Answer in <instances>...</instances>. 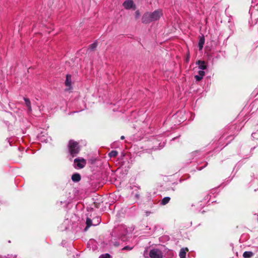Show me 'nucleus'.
Wrapping results in <instances>:
<instances>
[{"mask_svg": "<svg viewBox=\"0 0 258 258\" xmlns=\"http://www.w3.org/2000/svg\"><path fill=\"white\" fill-rule=\"evenodd\" d=\"M161 10H156L152 13L147 12L143 15L142 21L143 23L148 24L151 22L157 21L162 16Z\"/></svg>", "mask_w": 258, "mask_h": 258, "instance_id": "obj_1", "label": "nucleus"}, {"mask_svg": "<svg viewBox=\"0 0 258 258\" xmlns=\"http://www.w3.org/2000/svg\"><path fill=\"white\" fill-rule=\"evenodd\" d=\"M69 149L70 153L73 157L76 156L80 151L78 143L73 140H71L69 142Z\"/></svg>", "mask_w": 258, "mask_h": 258, "instance_id": "obj_2", "label": "nucleus"}, {"mask_svg": "<svg viewBox=\"0 0 258 258\" xmlns=\"http://www.w3.org/2000/svg\"><path fill=\"white\" fill-rule=\"evenodd\" d=\"M144 256L145 258H162L163 253L160 250L153 248L150 251L149 256L147 255L145 252Z\"/></svg>", "mask_w": 258, "mask_h": 258, "instance_id": "obj_3", "label": "nucleus"}, {"mask_svg": "<svg viewBox=\"0 0 258 258\" xmlns=\"http://www.w3.org/2000/svg\"><path fill=\"white\" fill-rule=\"evenodd\" d=\"M74 164L76 167L81 169L85 166L86 162L83 158H76L74 160Z\"/></svg>", "mask_w": 258, "mask_h": 258, "instance_id": "obj_4", "label": "nucleus"}, {"mask_svg": "<svg viewBox=\"0 0 258 258\" xmlns=\"http://www.w3.org/2000/svg\"><path fill=\"white\" fill-rule=\"evenodd\" d=\"M123 6L125 9H135V5L133 0H126L123 3Z\"/></svg>", "mask_w": 258, "mask_h": 258, "instance_id": "obj_5", "label": "nucleus"}, {"mask_svg": "<svg viewBox=\"0 0 258 258\" xmlns=\"http://www.w3.org/2000/svg\"><path fill=\"white\" fill-rule=\"evenodd\" d=\"M65 85L68 87V90H70L72 88V76L71 75L68 74L67 75Z\"/></svg>", "mask_w": 258, "mask_h": 258, "instance_id": "obj_6", "label": "nucleus"}, {"mask_svg": "<svg viewBox=\"0 0 258 258\" xmlns=\"http://www.w3.org/2000/svg\"><path fill=\"white\" fill-rule=\"evenodd\" d=\"M198 73H199L198 75L195 76V78L197 81H200L203 79L205 73V72L202 70L199 71Z\"/></svg>", "mask_w": 258, "mask_h": 258, "instance_id": "obj_7", "label": "nucleus"}, {"mask_svg": "<svg viewBox=\"0 0 258 258\" xmlns=\"http://www.w3.org/2000/svg\"><path fill=\"white\" fill-rule=\"evenodd\" d=\"M188 250L187 248H182L179 252L180 258H186V253Z\"/></svg>", "mask_w": 258, "mask_h": 258, "instance_id": "obj_8", "label": "nucleus"}, {"mask_svg": "<svg viewBox=\"0 0 258 258\" xmlns=\"http://www.w3.org/2000/svg\"><path fill=\"white\" fill-rule=\"evenodd\" d=\"M197 63L199 64V68L201 70H204L206 69L207 66L204 61L199 60L197 62Z\"/></svg>", "mask_w": 258, "mask_h": 258, "instance_id": "obj_9", "label": "nucleus"}, {"mask_svg": "<svg viewBox=\"0 0 258 258\" xmlns=\"http://www.w3.org/2000/svg\"><path fill=\"white\" fill-rule=\"evenodd\" d=\"M24 100L25 101L26 106L28 108V111L29 112H31L32 111V108H31V102H30V100L27 98H24Z\"/></svg>", "mask_w": 258, "mask_h": 258, "instance_id": "obj_10", "label": "nucleus"}, {"mask_svg": "<svg viewBox=\"0 0 258 258\" xmlns=\"http://www.w3.org/2000/svg\"><path fill=\"white\" fill-rule=\"evenodd\" d=\"M72 179L74 182H78L81 180V176L78 173H75L72 176Z\"/></svg>", "mask_w": 258, "mask_h": 258, "instance_id": "obj_11", "label": "nucleus"}, {"mask_svg": "<svg viewBox=\"0 0 258 258\" xmlns=\"http://www.w3.org/2000/svg\"><path fill=\"white\" fill-rule=\"evenodd\" d=\"M94 222L91 219L88 218L86 220V224L87 226L85 228V230L87 231L89 227H90L91 226H93Z\"/></svg>", "mask_w": 258, "mask_h": 258, "instance_id": "obj_12", "label": "nucleus"}, {"mask_svg": "<svg viewBox=\"0 0 258 258\" xmlns=\"http://www.w3.org/2000/svg\"><path fill=\"white\" fill-rule=\"evenodd\" d=\"M205 43V38L204 37H201L199 40L198 46L200 50H202L203 48L204 44Z\"/></svg>", "mask_w": 258, "mask_h": 258, "instance_id": "obj_13", "label": "nucleus"}, {"mask_svg": "<svg viewBox=\"0 0 258 258\" xmlns=\"http://www.w3.org/2000/svg\"><path fill=\"white\" fill-rule=\"evenodd\" d=\"M253 255V253L251 251H245L243 253V256L244 258H250L251 256H252Z\"/></svg>", "mask_w": 258, "mask_h": 258, "instance_id": "obj_14", "label": "nucleus"}, {"mask_svg": "<svg viewBox=\"0 0 258 258\" xmlns=\"http://www.w3.org/2000/svg\"><path fill=\"white\" fill-rule=\"evenodd\" d=\"M170 200V198L169 197H165L162 200L160 204L162 205H165L166 204L169 202Z\"/></svg>", "mask_w": 258, "mask_h": 258, "instance_id": "obj_15", "label": "nucleus"}, {"mask_svg": "<svg viewBox=\"0 0 258 258\" xmlns=\"http://www.w3.org/2000/svg\"><path fill=\"white\" fill-rule=\"evenodd\" d=\"M94 223L93 226H96L98 225L101 222V218L99 217H96L93 220Z\"/></svg>", "mask_w": 258, "mask_h": 258, "instance_id": "obj_16", "label": "nucleus"}, {"mask_svg": "<svg viewBox=\"0 0 258 258\" xmlns=\"http://www.w3.org/2000/svg\"><path fill=\"white\" fill-rule=\"evenodd\" d=\"M118 154V152L116 151H112L109 153V156L110 157H115Z\"/></svg>", "mask_w": 258, "mask_h": 258, "instance_id": "obj_17", "label": "nucleus"}, {"mask_svg": "<svg viewBox=\"0 0 258 258\" xmlns=\"http://www.w3.org/2000/svg\"><path fill=\"white\" fill-rule=\"evenodd\" d=\"M97 46V43L96 42H94L89 45V48L91 50H93L96 48Z\"/></svg>", "mask_w": 258, "mask_h": 258, "instance_id": "obj_18", "label": "nucleus"}, {"mask_svg": "<svg viewBox=\"0 0 258 258\" xmlns=\"http://www.w3.org/2000/svg\"><path fill=\"white\" fill-rule=\"evenodd\" d=\"M99 258H110V255L108 253H105L100 255Z\"/></svg>", "mask_w": 258, "mask_h": 258, "instance_id": "obj_19", "label": "nucleus"}, {"mask_svg": "<svg viewBox=\"0 0 258 258\" xmlns=\"http://www.w3.org/2000/svg\"><path fill=\"white\" fill-rule=\"evenodd\" d=\"M132 249V247H130L128 246H124L122 248V249H123V250H131Z\"/></svg>", "mask_w": 258, "mask_h": 258, "instance_id": "obj_20", "label": "nucleus"}, {"mask_svg": "<svg viewBox=\"0 0 258 258\" xmlns=\"http://www.w3.org/2000/svg\"><path fill=\"white\" fill-rule=\"evenodd\" d=\"M136 17L138 18L140 16V13L138 11H136Z\"/></svg>", "mask_w": 258, "mask_h": 258, "instance_id": "obj_21", "label": "nucleus"}, {"mask_svg": "<svg viewBox=\"0 0 258 258\" xmlns=\"http://www.w3.org/2000/svg\"><path fill=\"white\" fill-rule=\"evenodd\" d=\"M150 214V212H146V215L148 216Z\"/></svg>", "mask_w": 258, "mask_h": 258, "instance_id": "obj_22", "label": "nucleus"}, {"mask_svg": "<svg viewBox=\"0 0 258 258\" xmlns=\"http://www.w3.org/2000/svg\"><path fill=\"white\" fill-rule=\"evenodd\" d=\"M120 139H121V140L124 139V136H121V138H120Z\"/></svg>", "mask_w": 258, "mask_h": 258, "instance_id": "obj_23", "label": "nucleus"}]
</instances>
